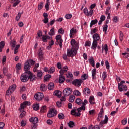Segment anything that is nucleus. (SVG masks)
I'll return each instance as SVG.
<instances>
[{"label":"nucleus","mask_w":129,"mask_h":129,"mask_svg":"<svg viewBox=\"0 0 129 129\" xmlns=\"http://www.w3.org/2000/svg\"><path fill=\"white\" fill-rule=\"evenodd\" d=\"M26 105H31V103L28 101H25L21 104L20 107L19 108V111L22 112L20 115L21 118H23L26 115V112L24 111V108L26 107Z\"/></svg>","instance_id":"nucleus-1"},{"label":"nucleus","mask_w":129,"mask_h":129,"mask_svg":"<svg viewBox=\"0 0 129 129\" xmlns=\"http://www.w3.org/2000/svg\"><path fill=\"white\" fill-rule=\"evenodd\" d=\"M96 6V4L95 3H94L90 6V11L89 12L88 11V9L87 8H84L83 10L84 13L86 16H88V17H92V15H93V10L92 9H94L95 8V6Z\"/></svg>","instance_id":"nucleus-2"},{"label":"nucleus","mask_w":129,"mask_h":129,"mask_svg":"<svg viewBox=\"0 0 129 129\" xmlns=\"http://www.w3.org/2000/svg\"><path fill=\"white\" fill-rule=\"evenodd\" d=\"M77 51H78V49H76V48H73L72 47L71 49H68L67 50V57H74V56L77 54Z\"/></svg>","instance_id":"nucleus-3"},{"label":"nucleus","mask_w":129,"mask_h":129,"mask_svg":"<svg viewBox=\"0 0 129 129\" xmlns=\"http://www.w3.org/2000/svg\"><path fill=\"white\" fill-rule=\"evenodd\" d=\"M35 64V61L33 60H28L24 64V70L25 71H29L30 70V68H31V66L30 65H34Z\"/></svg>","instance_id":"nucleus-4"},{"label":"nucleus","mask_w":129,"mask_h":129,"mask_svg":"<svg viewBox=\"0 0 129 129\" xmlns=\"http://www.w3.org/2000/svg\"><path fill=\"white\" fill-rule=\"evenodd\" d=\"M16 88H17V85L16 84H13L10 86L6 91V95L9 96V95H11L12 93H13L16 90Z\"/></svg>","instance_id":"nucleus-5"},{"label":"nucleus","mask_w":129,"mask_h":129,"mask_svg":"<svg viewBox=\"0 0 129 129\" xmlns=\"http://www.w3.org/2000/svg\"><path fill=\"white\" fill-rule=\"evenodd\" d=\"M20 79L22 82H26V81H28V80H29L28 72L22 74L20 77Z\"/></svg>","instance_id":"nucleus-6"},{"label":"nucleus","mask_w":129,"mask_h":129,"mask_svg":"<svg viewBox=\"0 0 129 129\" xmlns=\"http://www.w3.org/2000/svg\"><path fill=\"white\" fill-rule=\"evenodd\" d=\"M57 115V111L55 109H51L47 114V116L49 118L51 117H54Z\"/></svg>","instance_id":"nucleus-7"},{"label":"nucleus","mask_w":129,"mask_h":129,"mask_svg":"<svg viewBox=\"0 0 129 129\" xmlns=\"http://www.w3.org/2000/svg\"><path fill=\"white\" fill-rule=\"evenodd\" d=\"M71 45L72 46V48L74 49H76V50H78L79 49V43L76 42L75 40L72 39L71 40Z\"/></svg>","instance_id":"nucleus-8"},{"label":"nucleus","mask_w":129,"mask_h":129,"mask_svg":"<svg viewBox=\"0 0 129 129\" xmlns=\"http://www.w3.org/2000/svg\"><path fill=\"white\" fill-rule=\"evenodd\" d=\"M34 98L37 101H41L44 98V94L40 92L37 93L35 95Z\"/></svg>","instance_id":"nucleus-9"},{"label":"nucleus","mask_w":129,"mask_h":129,"mask_svg":"<svg viewBox=\"0 0 129 129\" xmlns=\"http://www.w3.org/2000/svg\"><path fill=\"white\" fill-rule=\"evenodd\" d=\"M77 110L78 112H76V109H74L72 110L71 112V114L72 115H75V116H80V113H79V112H80V111H81L82 110L81 109V108L80 107L77 109Z\"/></svg>","instance_id":"nucleus-10"},{"label":"nucleus","mask_w":129,"mask_h":129,"mask_svg":"<svg viewBox=\"0 0 129 129\" xmlns=\"http://www.w3.org/2000/svg\"><path fill=\"white\" fill-rule=\"evenodd\" d=\"M72 92V90L70 88H66L63 91V94L64 96H69Z\"/></svg>","instance_id":"nucleus-11"},{"label":"nucleus","mask_w":129,"mask_h":129,"mask_svg":"<svg viewBox=\"0 0 129 129\" xmlns=\"http://www.w3.org/2000/svg\"><path fill=\"white\" fill-rule=\"evenodd\" d=\"M118 88L120 92L127 91V86L125 85H118Z\"/></svg>","instance_id":"nucleus-12"},{"label":"nucleus","mask_w":129,"mask_h":129,"mask_svg":"<svg viewBox=\"0 0 129 129\" xmlns=\"http://www.w3.org/2000/svg\"><path fill=\"white\" fill-rule=\"evenodd\" d=\"M72 84L75 85V86H80L81 85V83H82V79H76L72 82Z\"/></svg>","instance_id":"nucleus-13"},{"label":"nucleus","mask_w":129,"mask_h":129,"mask_svg":"<svg viewBox=\"0 0 129 129\" xmlns=\"http://www.w3.org/2000/svg\"><path fill=\"white\" fill-rule=\"evenodd\" d=\"M108 122V116L107 115H105V118L103 120L101 121L99 125L100 127H102L104 124H106Z\"/></svg>","instance_id":"nucleus-14"},{"label":"nucleus","mask_w":129,"mask_h":129,"mask_svg":"<svg viewBox=\"0 0 129 129\" xmlns=\"http://www.w3.org/2000/svg\"><path fill=\"white\" fill-rule=\"evenodd\" d=\"M76 33H77V30H76V28L73 27L70 31V37L72 38L74 35H76Z\"/></svg>","instance_id":"nucleus-15"},{"label":"nucleus","mask_w":129,"mask_h":129,"mask_svg":"<svg viewBox=\"0 0 129 129\" xmlns=\"http://www.w3.org/2000/svg\"><path fill=\"white\" fill-rule=\"evenodd\" d=\"M93 41L94 42H97L98 41H99L100 40V35L97 33H95L93 36Z\"/></svg>","instance_id":"nucleus-16"},{"label":"nucleus","mask_w":129,"mask_h":129,"mask_svg":"<svg viewBox=\"0 0 129 129\" xmlns=\"http://www.w3.org/2000/svg\"><path fill=\"white\" fill-rule=\"evenodd\" d=\"M103 109H101L100 110V112L98 114V118L97 119V121H100L102 118H103Z\"/></svg>","instance_id":"nucleus-17"},{"label":"nucleus","mask_w":129,"mask_h":129,"mask_svg":"<svg viewBox=\"0 0 129 129\" xmlns=\"http://www.w3.org/2000/svg\"><path fill=\"white\" fill-rule=\"evenodd\" d=\"M28 73L29 75V78L30 79L31 81H34V80L36 79V75H33L32 72H31L30 71H28Z\"/></svg>","instance_id":"nucleus-18"},{"label":"nucleus","mask_w":129,"mask_h":129,"mask_svg":"<svg viewBox=\"0 0 129 129\" xmlns=\"http://www.w3.org/2000/svg\"><path fill=\"white\" fill-rule=\"evenodd\" d=\"M67 71H68V67H67V66H65L64 67H62L59 71V73L61 75H64V73H66Z\"/></svg>","instance_id":"nucleus-19"},{"label":"nucleus","mask_w":129,"mask_h":129,"mask_svg":"<svg viewBox=\"0 0 129 129\" xmlns=\"http://www.w3.org/2000/svg\"><path fill=\"white\" fill-rule=\"evenodd\" d=\"M29 121L35 124L39 122V119L37 117H32L31 118L29 119Z\"/></svg>","instance_id":"nucleus-20"},{"label":"nucleus","mask_w":129,"mask_h":129,"mask_svg":"<svg viewBox=\"0 0 129 129\" xmlns=\"http://www.w3.org/2000/svg\"><path fill=\"white\" fill-rule=\"evenodd\" d=\"M38 57L40 61L44 59V52H43L41 48L39 50Z\"/></svg>","instance_id":"nucleus-21"},{"label":"nucleus","mask_w":129,"mask_h":129,"mask_svg":"<svg viewBox=\"0 0 129 129\" xmlns=\"http://www.w3.org/2000/svg\"><path fill=\"white\" fill-rule=\"evenodd\" d=\"M21 69H22V64L20 63H17L16 65V71L17 74H19L20 73L19 71L21 70Z\"/></svg>","instance_id":"nucleus-22"},{"label":"nucleus","mask_w":129,"mask_h":129,"mask_svg":"<svg viewBox=\"0 0 129 129\" xmlns=\"http://www.w3.org/2000/svg\"><path fill=\"white\" fill-rule=\"evenodd\" d=\"M91 73H92V79H96V73H97L96 69H93L91 71Z\"/></svg>","instance_id":"nucleus-23"},{"label":"nucleus","mask_w":129,"mask_h":129,"mask_svg":"<svg viewBox=\"0 0 129 129\" xmlns=\"http://www.w3.org/2000/svg\"><path fill=\"white\" fill-rule=\"evenodd\" d=\"M98 45V43H97V42L93 41L91 46L92 50H96V48H97Z\"/></svg>","instance_id":"nucleus-24"},{"label":"nucleus","mask_w":129,"mask_h":129,"mask_svg":"<svg viewBox=\"0 0 129 129\" xmlns=\"http://www.w3.org/2000/svg\"><path fill=\"white\" fill-rule=\"evenodd\" d=\"M65 81V76H64V75H62L60 74V75L59 76V83H63Z\"/></svg>","instance_id":"nucleus-25"},{"label":"nucleus","mask_w":129,"mask_h":129,"mask_svg":"<svg viewBox=\"0 0 129 129\" xmlns=\"http://www.w3.org/2000/svg\"><path fill=\"white\" fill-rule=\"evenodd\" d=\"M83 94L85 95H89L90 94V89L88 88H85L83 91Z\"/></svg>","instance_id":"nucleus-26"},{"label":"nucleus","mask_w":129,"mask_h":129,"mask_svg":"<svg viewBox=\"0 0 129 129\" xmlns=\"http://www.w3.org/2000/svg\"><path fill=\"white\" fill-rule=\"evenodd\" d=\"M55 88V84L53 82L50 83L48 85V89L49 90H53Z\"/></svg>","instance_id":"nucleus-27"},{"label":"nucleus","mask_w":129,"mask_h":129,"mask_svg":"<svg viewBox=\"0 0 129 129\" xmlns=\"http://www.w3.org/2000/svg\"><path fill=\"white\" fill-rule=\"evenodd\" d=\"M104 51H105L106 54H107V52H108V47H107V44H105L104 46H103V44L102 45V53H103Z\"/></svg>","instance_id":"nucleus-28"},{"label":"nucleus","mask_w":129,"mask_h":129,"mask_svg":"<svg viewBox=\"0 0 129 129\" xmlns=\"http://www.w3.org/2000/svg\"><path fill=\"white\" fill-rule=\"evenodd\" d=\"M53 94L56 96H57V97L60 98L62 95V92H61V91L59 90H56V91H55Z\"/></svg>","instance_id":"nucleus-29"},{"label":"nucleus","mask_w":129,"mask_h":129,"mask_svg":"<svg viewBox=\"0 0 129 129\" xmlns=\"http://www.w3.org/2000/svg\"><path fill=\"white\" fill-rule=\"evenodd\" d=\"M52 39V37H49V36H43L42 37V41L43 42H47V41H48V40H51Z\"/></svg>","instance_id":"nucleus-30"},{"label":"nucleus","mask_w":129,"mask_h":129,"mask_svg":"<svg viewBox=\"0 0 129 129\" xmlns=\"http://www.w3.org/2000/svg\"><path fill=\"white\" fill-rule=\"evenodd\" d=\"M88 61H89V62L90 63V64H91V65H92V66L93 67H94V66H95V63L94 61V59H93V57H91L90 58H89Z\"/></svg>","instance_id":"nucleus-31"},{"label":"nucleus","mask_w":129,"mask_h":129,"mask_svg":"<svg viewBox=\"0 0 129 129\" xmlns=\"http://www.w3.org/2000/svg\"><path fill=\"white\" fill-rule=\"evenodd\" d=\"M40 112L41 113H44V112H47V106H43L40 109Z\"/></svg>","instance_id":"nucleus-32"},{"label":"nucleus","mask_w":129,"mask_h":129,"mask_svg":"<svg viewBox=\"0 0 129 129\" xmlns=\"http://www.w3.org/2000/svg\"><path fill=\"white\" fill-rule=\"evenodd\" d=\"M40 89L41 91H46L47 90V87L45 84H41L40 86Z\"/></svg>","instance_id":"nucleus-33"},{"label":"nucleus","mask_w":129,"mask_h":129,"mask_svg":"<svg viewBox=\"0 0 129 129\" xmlns=\"http://www.w3.org/2000/svg\"><path fill=\"white\" fill-rule=\"evenodd\" d=\"M67 78H69L71 80H72L73 79V75H72V73L71 72H69L67 75Z\"/></svg>","instance_id":"nucleus-34"},{"label":"nucleus","mask_w":129,"mask_h":129,"mask_svg":"<svg viewBox=\"0 0 129 129\" xmlns=\"http://www.w3.org/2000/svg\"><path fill=\"white\" fill-rule=\"evenodd\" d=\"M89 101L91 104H94V97H93V96H90L89 99Z\"/></svg>","instance_id":"nucleus-35"},{"label":"nucleus","mask_w":129,"mask_h":129,"mask_svg":"<svg viewBox=\"0 0 129 129\" xmlns=\"http://www.w3.org/2000/svg\"><path fill=\"white\" fill-rule=\"evenodd\" d=\"M55 28H52L50 32L48 33V34L50 35V36H54L55 35Z\"/></svg>","instance_id":"nucleus-36"},{"label":"nucleus","mask_w":129,"mask_h":129,"mask_svg":"<svg viewBox=\"0 0 129 129\" xmlns=\"http://www.w3.org/2000/svg\"><path fill=\"white\" fill-rule=\"evenodd\" d=\"M49 6H50V1H49V0H47L46 3L45 5V8L46 11H49V9H50V7H49Z\"/></svg>","instance_id":"nucleus-37"},{"label":"nucleus","mask_w":129,"mask_h":129,"mask_svg":"<svg viewBox=\"0 0 129 129\" xmlns=\"http://www.w3.org/2000/svg\"><path fill=\"white\" fill-rule=\"evenodd\" d=\"M112 21L114 23H118L119 21V18L117 16H115L113 17Z\"/></svg>","instance_id":"nucleus-38"},{"label":"nucleus","mask_w":129,"mask_h":129,"mask_svg":"<svg viewBox=\"0 0 129 129\" xmlns=\"http://www.w3.org/2000/svg\"><path fill=\"white\" fill-rule=\"evenodd\" d=\"M74 99H75V96L74 95H71L69 97V101L70 102H73Z\"/></svg>","instance_id":"nucleus-39"},{"label":"nucleus","mask_w":129,"mask_h":129,"mask_svg":"<svg viewBox=\"0 0 129 129\" xmlns=\"http://www.w3.org/2000/svg\"><path fill=\"white\" fill-rule=\"evenodd\" d=\"M76 104H78V105H80L81 103H82V100L80 98H77L75 101Z\"/></svg>","instance_id":"nucleus-40"},{"label":"nucleus","mask_w":129,"mask_h":129,"mask_svg":"<svg viewBox=\"0 0 129 129\" xmlns=\"http://www.w3.org/2000/svg\"><path fill=\"white\" fill-rule=\"evenodd\" d=\"M5 47V41L0 42V53L2 52V49Z\"/></svg>","instance_id":"nucleus-41"},{"label":"nucleus","mask_w":129,"mask_h":129,"mask_svg":"<svg viewBox=\"0 0 129 129\" xmlns=\"http://www.w3.org/2000/svg\"><path fill=\"white\" fill-rule=\"evenodd\" d=\"M21 16H22V14L21 13V12H19L18 13V14L17 15L16 17V21H17V22H19V21L20 20V19L21 18Z\"/></svg>","instance_id":"nucleus-42"},{"label":"nucleus","mask_w":129,"mask_h":129,"mask_svg":"<svg viewBox=\"0 0 129 129\" xmlns=\"http://www.w3.org/2000/svg\"><path fill=\"white\" fill-rule=\"evenodd\" d=\"M33 108L34 110H36V111L38 110L39 108H40V106L39 105V104H34L33 106Z\"/></svg>","instance_id":"nucleus-43"},{"label":"nucleus","mask_w":129,"mask_h":129,"mask_svg":"<svg viewBox=\"0 0 129 129\" xmlns=\"http://www.w3.org/2000/svg\"><path fill=\"white\" fill-rule=\"evenodd\" d=\"M88 78V75L87 74H84L81 76V79L82 80H86Z\"/></svg>","instance_id":"nucleus-44"},{"label":"nucleus","mask_w":129,"mask_h":129,"mask_svg":"<svg viewBox=\"0 0 129 129\" xmlns=\"http://www.w3.org/2000/svg\"><path fill=\"white\" fill-rule=\"evenodd\" d=\"M21 126H22L24 127V126H26V125L27 124V121L25 120H22L20 122Z\"/></svg>","instance_id":"nucleus-45"},{"label":"nucleus","mask_w":129,"mask_h":129,"mask_svg":"<svg viewBox=\"0 0 129 129\" xmlns=\"http://www.w3.org/2000/svg\"><path fill=\"white\" fill-rule=\"evenodd\" d=\"M10 45L11 47L15 48L16 47V40H13L12 41L10 42Z\"/></svg>","instance_id":"nucleus-46"},{"label":"nucleus","mask_w":129,"mask_h":129,"mask_svg":"<svg viewBox=\"0 0 129 129\" xmlns=\"http://www.w3.org/2000/svg\"><path fill=\"white\" fill-rule=\"evenodd\" d=\"M44 7V3L41 2L40 4L38 5V10H42Z\"/></svg>","instance_id":"nucleus-47"},{"label":"nucleus","mask_w":129,"mask_h":129,"mask_svg":"<svg viewBox=\"0 0 129 129\" xmlns=\"http://www.w3.org/2000/svg\"><path fill=\"white\" fill-rule=\"evenodd\" d=\"M51 77L52 76L51 75H46L44 77V81H48V80H49Z\"/></svg>","instance_id":"nucleus-48"},{"label":"nucleus","mask_w":129,"mask_h":129,"mask_svg":"<svg viewBox=\"0 0 129 129\" xmlns=\"http://www.w3.org/2000/svg\"><path fill=\"white\" fill-rule=\"evenodd\" d=\"M97 23V19L92 20L91 22L90 25V27L91 28V27H92V26H93L94 25H95V24H96Z\"/></svg>","instance_id":"nucleus-49"},{"label":"nucleus","mask_w":129,"mask_h":129,"mask_svg":"<svg viewBox=\"0 0 129 129\" xmlns=\"http://www.w3.org/2000/svg\"><path fill=\"white\" fill-rule=\"evenodd\" d=\"M43 75V72L41 70H39L37 72V77H42Z\"/></svg>","instance_id":"nucleus-50"},{"label":"nucleus","mask_w":129,"mask_h":129,"mask_svg":"<svg viewBox=\"0 0 129 129\" xmlns=\"http://www.w3.org/2000/svg\"><path fill=\"white\" fill-rule=\"evenodd\" d=\"M102 77L103 80H105L106 79V77H107V74H106V72H103L102 75Z\"/></svg>","instance_id":"nucleus-51"},{"label":"nucleus","mask_w":129,"mask_h":129,"mask_svg":"<svg viewBox=\"0 0 129 129\" xmlns=\"http://www.w3.org/2000/svg\"><path fill=\"white\" fill-rule=\"evenodd\" d=\"M55 40H56L57 41H59V42H60L61 40L63 39H62V36H61V35L59 34L56 36Z\"/></svg>","instance_id":"nucleus-52"},{"label":"nucleus","mask_w":129,"mask_h":129,"mask_svg":"<svg viewBox=\"0 0 129 129\" xmlns=\"http://www.w3.org/2000/svg\"><path fill=\"white\" fill-rule=\"evenodd\" d=\"M74 94L76 96H80L81 94L79 92V91L76 90L74 91Z\"/></svg>","instance_id":"nucleus-53"},{"label":"nucleus","mask_w":129,"mask_h":129,"mask_svg":"<svg viewBox=\"0 0 129 129\" xmlns=\"http://www.w3.org/2000/svg\"><path fill=\"white\" fill-rule=\"evenodd\" d=\"M7 61V56L4 55L2 58V64L3 65H5L6 64V62Z\"/></svg>","instance_id":"nucleus-54"},{"label":"nucleus","mask_w":129,"mask_h":129,"mask_svg":"<svg viewBox=\"0 0 129 129\" xmlns=\"http://www.w3.org/2000/svg\"><path fill=\"white\" fill-rule=\"evenodd\" d=\"M58 118L59 119H64L65 118V115L63 113H60L58 114Z\"/></svg>","instance_id":"nucleus-55"},{"label":"nucleus","mask_w":129,"mask_h":129,"mask_svg":"<svg viewBox=\"0 0 129 129\" xmlns=\"http://www.w3.org/2000/svg\"><path fill=\"white\" fill-rule=\"evenodd\" d=\"M55 72V67H51L49 70H48V73H54Z\"/></svg>","instance_id":"nucleus-56"},{"label":"nucleus","mask_w":129,"mask_h":129,"mask_svg":"<svg viewBox=\"0 0 129 129\" xmlns=\"http://www.w3.org/2000/svg\"><path fill=\"white\" fill-rule=\"evenodd\" d=\"M65 18L67 20H69V19H71V18H72V15L70 14H66Z\"/></svg>","instance_id":"nucleus-57"},{"label":"nucleus","mask_w":129,"mask_h":129,"mask_svg":"<svg viewBox=\"0 0 129 129\" xmlns=\"http://www.w3.org/2000/svg\"><path fill=\"white\" fill-rule=\"evenodd\" d=\"M68 125L69 126V127L70 128H72L74 127V122H73V121H70L68 123Z\"/></svg>","instance_id":"nucleus-58"},{"label":"nucleus","mask_w":129,"mask_h":129,"mask_svg":"<svg viewBox=\"0 0 129 129\" xmlns=\"http://www.w3.org/2000/svg\"><path fill=\"white\" fill-rule=\"evenodd\" d=\"M90 46H91V42L90 41H86L85 47H90Z\"/></svg>","instance_id":"nucleus-59"},{"label":"nucleus","mask_w":129,"mask_h":129,"mask_svg":"<svg viewBox=\"0 0 129 129\" xmlns=\"http://www.w3.org/2000/svg\"><path fill=\"white\" fill-rule=\"evenodd\" d=\"M107 28H108V26L106 24L103 27V32H105V33H106V32H107Z\"/></svg>","instance_id":"nucleus-60"},{"label":"nucleus","mask_w":129,"mask_h":129,"mask_svg":"<svg viewBox=\"0 0 129 129\" xmlns=\"http://www.w3.org/2000/svg\"><path fill=\"white\" fill-rule=\"evenodd\" d=\"M123 33L121 31L120 32V40L122 42L123 40Z\"/></svg>","instance_id":"nucleus-61"},{"label":"nucleus","mask_w":129,"mask_h":129,"mask_svg":"<svg viewBox=\"0 0 129 129\" xmlns=\"http://www.w3.org/2000/svg\"><path fill=\"white\" fill-rule=\"evenodd\" d=\"M21 1L20 0H16V2H15L13 4V7H16V6H18L19 5V3H20Z\"/></svg>","instance_id":"nucleus-62"},{"label":"nucleus","mask_w":129,"mask_h":129,"mask_svg":"<svg viewBox=\"0 0 129 129\" xmlns=\"http://www.w3.org/2000/svg\"><path fill=\"white\" fill-rule=\"evenodd\" d=\"M97 32V30H96V28H94V29H92L91 30V35H93V34H96L95 33Z\"/></svg>","instance_id":"nucleus-63"},{"label":"nucleus","mask_w":129,"mask_h":129,"mask_svg":"<svg viewBox=\"0 0 129 129\" xmlns=\"http://www.w3.org/2000/svg\"><path fill=\"white\" fill-rule=\"evenodd\" d=\"M106 68L107 69H109L110 66H109V62H108V61L106 60L105 62Z\"/></svg>","instance_id":"nucleus-64"}]
</instances>
